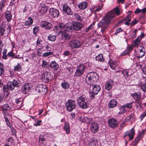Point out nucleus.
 <instances>
[{
  "label": "nucleus",
  "mask_w": 146,
  "mask_h": 146,
  "mask_svg": "<svg viewBox=\"0 0 146 146\" xmlns=\"http://www.w3.org/2000/svg\"><path fill=\"white\" fill-rule=\"evenodd\" d=\"M120 14L118 7H116L113 9L108 12L102 19L98 23V27H101V32L103 34L109 27L111 23V20L115 17V15H119Z\"/></svg>",
  "instance_id": "f257e3e1"
},
{
  "label": "nucleus",
  "mask_w": 146,
  "mask_h": 146,
  "mask_svg": "<svg viewBox=\"0 0 146 146\" xmlns=\"http://www.w3.org/2000/svg\"><path fill=\"white\" fill-rule=\"evenodd\" d=\"M99 76L95 72L89 73L86 76V82L88 85H92L96 84L99 79Z\"/></svg>",
  "instance_id": "f03ea898"
},
{
  "label": "nucleus",
  "mask_w": 146,
  "mask_h": 146,
  "mask_svg": "<svg viewBox=\"0 0 146 146\" xmlns=\"http://www.w3.org/2000/svg\"><path fill=\"white\" fill-rule=\"evenodd\" d=\"M88 98L83 95L78 97L77 99V104L79 107L83 109H86L89 108L88 102Z\"/></svg>",
  "instance_id": "7ed1b4c3"
},
{
  "label": "nucleus",
  "mask_w": 146,
  "mask_h": 146,
  "mask_svg": "<svg viewBox=\"0 0 146 146\" xmlns=\"http://www.w3.org/2000/svg\"><path fill=\"white\" fill-rule=\"evenodd\" d=\"M131 96L135 100L134 102L137 108L141 107L142 106V100L141 99V94L139 92H135L131 94Z\"/></svg>",
  "instance_id": "20e7f679"
},
{
  "label": "nucleus",
  "mask_w": 146,
  "mask_h": 146,
  "mask_svg": "<svg viewBox=\"0 0 146 146\" xmlns=\"http://www.w3.org/2000/svg\"><path fill=\"white\" fill-rule=\"evenodd\" d=\"M6 86H8L10 91L13 90L15 87L18 88L21 85L20 81L18 79H14L13 82L9 81Z\"/></svg>",
  "instance_id": "39448f33"
},
{
  "label": "nucleus",
  "mask_w": 146,
  "mask_h": 146,
  "mask_svg": "<svg viewBox=\"0 0 146 146\" xmlns=\"http://www.w3.org/2000/svg\"><path fill=\"white\" fill-rule=\"evenodd\" d=\"M92 85V91L90 93V97L92 99L95 98V96L97 95L100 90L101 88L99 84H93Z\"/></svg>",
  "instance_id": "423d86ee"
},
{
  "label": "nucleus",
  "mask_w": 146,
  "mask_h": 146,
  "mask_svg": "<svg viewBox=\"0 0 146 146\" xmlns=\"http://www.w3.org/2000/svg\"><path fill=\"white\" fill-rule=\"evenodd\" d=\"M86 66L83 64H81L76 68V71L74 75V77H80L83 74Z\"/></svg>",
  "instance_id": "0eeeda50"
},
{
  "label": "nucleus",
  "mask_w": 146,
  "mask_h": 146,
  "mask_svg": "<svg viewBox=\"0 0 146 146\" xmlns=\"http://www.w3.org/2000/svg\"><path fill=\"white\" fill-rule=\"evenodd\" d=\"M65 104L67 111H71L75 108L76 102L74 100L69 99L66 103Z\"/></svg>",
  "instance_id": "6e6552de"
},
{
  "label": "nucleus",
  "mask_w": 146,
  "mask_h": 146,
  "mask_svg": "<svg viewBox=\"0 0 146 146\" xmlns=\"http://www.w3.org/2000/svg\"><path fill=\"white\" fill-rule=\"evenodd\" d=\"M52 76L49 72L46 71L43 72L42 74L41 79L45 82H50L52 79Z\"/></svg>",
  "instance_id": "1a4fd4ad"
},
{
  "label": "nucleus",
  "mask_w": 146,
  "mask_h": 146,
  "mask_svg": "<svg viewBox=\"0 0 146 146\" xmlns=\"http://www.w3.org/2000/svg\"><path fill=\"white\" fill-rule=\"evenodd\" d=\"M69 44V46L72 48H77L80 47L81 43L79 40L74 39L70 40Z\"/></svg>",
  "instance_id": "9d476101"
},
{
  "label": "nucleus",
  "mask_w": 146,
  "mask_h": 146,
  "mask_svg": "<svg viewBox=\"0 0 146 146\" xmlns=\"http://www.w3.org/2000/svg\"><path fill=\"white\" fill-rule=\"evenodd\" d=\"M33 86L31 83H26L22 86V92L24 94H26L29 92Z\"/></svg>",
  "instance_id": "9b49d317"
},
{
  "label": "nucleus",
  "mask_w": 146,
  "mask_h": 146,
  "mask_svg": "<svg viewBox=\"0 0 146 146\" xmlns=\"http://www.w3.org/2000/svg\"><path fill=\"white\" fill-rule=\"evenodd\" d=\"M107 122L109 126L113 129L117 127L118 125V121L114 118L109 119Z\"/></svg>",
  "instance_id": "f8f14e48"
},
{
  "label": "nucleus",
  "mask_w": 146,
  "mask_h": 146,
  "mask_svg": "<svg viewBox=\"0 0 146 146\" xmlns=\"http://www.w3.org/2000/svg\"><path fill=\"white\" fill-rule=\"evenodd\" d=\"M134 45H128L126 48V49L121 54V56H125L129 55L130 52H131L133 49Z\"/></svg>",
  "instance_id": "ddd939ff"
},
{
  "label": "nucleus",
  "mask_w": 146,
  "mask_h": 146,
  "mask_svg": "<svg viewBox=\"0 0 146 146\" xmlns=\"http://www.w3.org/2000/svg\"><path fill=\"white\" fill-rule=\"evenodd\" d=\"M36 90L39 93L42 94H44L47 92V89L46 85H43L42 84H39L37 85L36 88Z\"/></svg>",
  "instance_id": "4468645a"
},
{
  "label": "nucleus",
  "mask_w": 146,
  "mask_h": 146,
  "mask_svg": "<svg viewBox=\"0 0 146 146\" xmlns=\"http://www.w3.org/2000/svg\"><path fill=\"white\" fill-rule=\"evenodd\" d=\"M72 28L74 31H78L80 30L83 27V25L78 21H73L72 22Z\"/></svg>",
  "instance_id": "2eb2a0df"
},
{
  "label": "nucleus",
  "mask_w": 146,
  "mask_h": 146,
  "mask_svg": "<svg viewBox=\"0 0 146 146\" xmlns=\"http://www.w3.org/2000/svg\"><path fill=\"white\" fill-rule=\"evenodd\" d=\"M135 134V130L134 129V127H133L125 133L123 136V137L125 138L126 136H128L129 137V140L131 141L133 139Z\"/></svg>",
  "instance_id": "dca6fc26"
},
{
  "label": "nucleus",
  "mask_w": 146,
  "mask_h": 146,
  "mask_svg": "<svg viewBox=\"0 0 146 146\" xmlns=\"http://www.w3.org/2000/svg\"><path fill=\"white\" fill-rule=\"evenodd\" d=\"M49 12L51 16L54 18H57L59 15V10L54 8H50Z\"/></svg>",
  "instance_id": "f3484780"
},
{
  "label": "nucleus",
  "mask_w": 146,
  "mask_h": 146,
  "mask_svg": "<svg viewBox=\"0 0 146 146\" xmlns=\"http://www.w3.org/2000/svg\"><path fill=\"white\" fill-rule=\"evenodd\" d=\"M40 25L41 27L45 28L46 30H49L53 27L52 25L50 22L47 21H41Z\"/></svg>",
  "instance_id": "a211bd4d"
},
{
  "label": "nucleus",
  "mask_w": 146,
  "mask_h": 146,
  "mask_svg": "<svg viewBox=\"0 0 146 146\" xmlns=\"http://www.w3.org/2000/svg\"><path fill=\"white\" fill-rule=\"evenodd\" d=\"M62 10L64 13L67 15H72L73 14V12L71 10L70 7L67 5L64 4L62 7Z\"/></svg>",
  "instance_id": "6ab92c4d"
},
{
  "label": "nucleus",
  "mask_w": 146,
  "mask_h": 146,
  "mask_svg": "<svg viewBox=\"0 0 146 146\" xmlns=\"http://www.w3.org/2000/svg\"><path fill=\"white\" fill-rule=\"evenodd\" d=\"M90 129L92 133H95L97 132L99 129L98 124L96 122H92L90 126Z\"/></svg>",
  "instance_id": "aec40b11"
},
{
  "label": "nucleus",
  "mask_w": 146,
  "mask_h": 146,
  "mask_svg": "<svg viewBox=\"0 0 146 146\" xmlns=\"http://www.w3.org/2000/svg\"><path fill=\"white\" fill-rule=\"evenodd\" d=\"M48 10L47 6L44 4H41L38 7L39 12L41 14L46 13Z\"/></svg>",
  "instance_id": "412c9836"
},
{
  "label": "nucleus",
  "mask_w": 146,
  "mask_h": 146,
  "mask_svg": "<svg viewBox=\"0 0 146 146\" xmlns=\"http://www.w3.org/2000/svg\"><path fill=\"white\" fill-rule=\"evenodd\" d=\"M72 23H69L66 24V27L64 31L67 33H72L73 31L72 29Z\"/></svg>",
  "instance_id": "4be33fe9"
},
{
  "label": "nucleus",
  "mask_w": 146,
  "mask_h": 146,
  "mask_svg": "<svg viewBox=\"0 0 146 146\" xmlns=\"http://www.w3.org/2000/svg\"><path fill=\"white\" fill-rule=\"evenodd\" d=\"M49 67L54 70L57 71L59 68L58 64L55 61H51L49 63Z\"/></svg>",
  "instance_id": "5701e85b"
},
{
  "label": "nucleus",
  "mask_w": 146,
  "mask_h": 146,
  "mask_svg": "<svg viewBox=\"0 0 146 146\" xmlns=\"http://www.w3.org/2000/svg\"><path fill=\"white\" fill-rule=\"evenodd\" d=\"M88 5V3L86 1H84L80 3L78 5V7L80 9L84 10L86 9Z\"/></svg>",
  "instance_id": "b1692460"
},
{
  "label": "nucleus",
  "mask_w": 146,
  "mask_h": 146,
  "mask_svg": "<svg viewBox=\"0 0 146 146\" xmlns=\"http://www.w3.org/2000/svg\"><path fill=\"white\" fill-rule=\"evenodd\" d=\"M113 85V81L111 80H110L106 83L105 85V89L108 91L110 90Z\"/></svg>",
  "instance_id": "393cba45"
},
{
  "label": "nucleus",
  "mask_w": 146,
  "mask_h": 146,
  "mask_svg": "<svg viewBox=\"0 0 146 146\" xmlns=\"http://www.w3.org/2000/svg\"><path fill=\"white\" fill-rule=\"evenodd\" d=\"M15 103L17 104H20V105H17L18 106V108H20L23 107V103L24 102V98L22 97L19 98H16L15 99Z\"/></svg>",
  "instance_id": "a878e982"
},
{
  "label": "nucleus",
  "mask_w": 146,
  "mask_h": 146,
  "mask_svg": "<svg viewBox=\"0 0 146 146\" xmlns=\"http://www.w3.org/2000/svg\"><path fill=\"white\" fill-rule=\"evenodd\" d=\"M63 129L65 131L66 133L68 134L70 132V126L69 123L65 121L64 123V126L63 127Z\"/></svg>",
  "instance_id": "bb28decb"
},
{
  "label": "nucleus",
  "mask_w": 146,
  "mask_h": 146,
  "mask_svg": "<svg viewBox=\"0 0 146 146\" xmlns=\"http://www.w3.org/2000/svg\"><path fill=\"white\" fill-rule=\"evenodd\" d=\"M5 17L7 21L8 22H10L12 18L11 10L7 11L5 13Z\"/></svg>",
  "instance_id": "cd10ccee"
},
{
  "label": "nucleus",
  "mask_w": 146,
  "mask_h": 146,
  "mask_svg": "<svg viewBox=\"0 0 146 146\" xmlns=\"http://www.w3.org/2000/svg\"><path fill=\"white\" fill-rule=\"evenodd\" d=\"M88 143V146H98L97 141L96 138L92 137Z\"/></svg>",
  "instance_id": "c85d7f7f"
},
{
  "label": "nucleus",
  "mask_w": 146,
  "mask_h": 146,
  "mask_svg": "<svg viewBox=\"0 0 146 146\" xmlns=\"http://www.w3.org/2000/svg\"><path fill=\"white\" fill-rule=\"evenodd\" d=\"M3 90L4 92V95L5 98L6 99L9 96V88L8 86L4 85L3 87Z\"/></svg>",
  "instance_id": "c756f323"
},
{
  "label": "nucleus",
  "mask_w": 146,
  "mask_h": 146,
  "mask_svg": "<svg viewBox=\"0 0 146 146\" xmlns=\"http://www.w3.org/2000/svg\"><path fill=\"white\" fill-rule=\"evenodd\" d=\"M117 104V101L115 99L111 100L109 102L108 107L110 108H112L116 106Z\"/></svg>",
  "instance_id": "7c9ffc66"
},
{
  "label": "nucleus",
  "mask_w": 146,
  "mask_h": 146,
  "mask_svg": "<svg viewBox=\"0 0 146 146\" xmlns=\"http://www.w3.org/2000/svg\"><path fill=\"white\" fill-rule=\"evenodd\" d=\"M125 24L129 26L130 24V22L131 21V17L129 15H128L124 18Z\"/></svg>",
  "instance_id": "2f4dec72"
},
{
  "label": "nucleus",
  "mask_w": 146,
  "mask_h": 146,
  "mask_svg": "<svg viewBox=\"0 0 146 146\" xmlns=\"http://www.w3.org/2000/svg\"><path fill=\"white\" fill-rule=\"evenodd\" d=\"M33 23V19L30 17L28 18L27 19L24 23V24L25 26H30L32 25Z\"/></svg>",
  "instance_id": "473e14b6"
},
{
  "label": "nucleus",
  "mask_w": 146,
  "mask_h": 146,
  "mask_svg": "<svg viewBox=\"0 0 146 146\" xmlns=\"http://www.w3.org/2000/svg\"><path fill=\"white\" fill-rule=\"evenodd\" d=\"M78 120L80 121L82 123L84 122H87L88 123L90 121V119H89L86 117L81 116V117H79L78 118Z\"/></svg>",
  "instance_id": "72a5a7b5"
},
{
  "label": "nucleus",
  "mask_w": 146,
  "mask_h": 146,
  "mask_svg": "<svg viewBox=\"0 0 146 146\" xmlns=\"http://www.w3.org/2000/svg\"><path fill=\"white\" fill-rule=\"evenodd\" d=\"M135 115L134 113H132L126 117L125 120L126 121L129 122L131 121L135 120Z\"/></svg>",
  "instance_id": "f704fd0d"
},
{
  "label": "nucleus",
  "mask_w": 146,
  "mask_h": 146,
  "mask_svg": "<svg viewBox=\"0 0 146 146\" xmlns=\"http://www.w3.org/2000/svg\"><path fill=\"white\" fill-rule=\"evenodd\" d=\"M96 58L97 61L100 62H103L105 60L103 54H99L98 56H96Z\"/></svg>",
  "instance_id": "c9c22d12"
},
{
  "label": "nucleus",
  "mask_w": 146,
  "mask_h": 146,
  "mask_svg": "<svg viewBox=\"0 0 146 146\" xmlns=\"http://www.w3.org/2000/svg\"><path fill=\"white\" fill-rule=\"evenodd\" d=\"M140 47L141 48V49L139 50V53H142L141 54H139V55L137 56V58L138 59H139L143 56L145 54V52L143 51V49H144L143 46H140Z\"/></svg>",
  "instance_id": "e433bc0d"
},
{
  "label": "nucleus",
  "mask_w": 146,
  "mask_h": 146,
  "mask_svg": "<svg viewBox=\"0 0 146 146\" xmlns=\"http://www.w3.org/2000/svg\"><path fill=\"white\" fill-rule=\"evenodd\" d=\"M1 110H8L9 111L11 108L8 104H5L3 105L1 108Z\"/></svg>",
  "instance_id": "4c0bfd02"
},
{
  "label": "nucleus",
  "mask_w": 146,
  "mask_h": 146,
  "mask_svg": "<svg viewBox=\"0 0 146 146\" xmlns=\"http://www.w3.org/2000/svg\"><path fill=\"white\" fill-rule=\"evenodd\" d=\"M61 86L62 88L64 89H68L70 86L69 84L68 83L65 81L61 83Z\"/></svg>",
  "instance_id": "58836bf2"
},
{
  "label": "nucleus",
  "mask_w": 146,
  "mask_h": 146,
  "mask_svg": "<svg viewBox=\"0 0 146 146\" xmlns=\"http://www.w3.org/2000/svg\"><path fill=\"white\" fill-rule=\"evenodd\" d=\"M6 144L10 145L11 146L13 145V143H14V140L13 138L10 137L7 139L6 141Z\"/></svg>",
  "instance_id": "ea45409f"
},
{
  "label": "nucleus",
  "mask_w": 146,
  "mask_h": 146,
  "mask_svg": "<svg viewBox=\"0 0 146 146\" xmlns=\"http://www.w3.org/2000/svg\"><path fill=\"white\" fill-rule=\"evenodd\" d=\"M42 68H48L49 66V62L46 61L44 60H42V64L41 65Z\"/></svg>",
  "instance_id": "a19ab883"
},
{
  "label": "nucleus",
  "mask_w": 146,
  "mask_h": 146,
  "mask_svg": "<svg viewBox=\"0 0 146 146\" xmlns=\"http://www.w3.org/2000/svg\"><path fill=\"white\" fill-rule=\"evenodd\" d=\"M142 38L141 37H137L133 41V43L135 46H138L140 43V41Z\"/></svg>",
  "instance_id": "79ce46f5"
},
{
  "label": "nucleus",
  "mask_w": 146,
  "mask_h": 146,
  "mask_svg": "<svg viewBox=\"0 0 146 146\" xmlns=\"http://www.w3.org/2000/svg\"><path fill=\"white\" fill-rule=\"evenodd\" d=\"M5 31V26L1 25L0 28V36H2L4 35V32Z\"/></svg>",
  "instance_id": "37998d69"
},
{
  "label": "nucleus",
  "mask_w": 146,
  "mask_h": 146,
  "mask_svg": "<svg viewBox=\"0 0 146 146\" xmlns=\"http://www.w3.org/2000/svg\"><path fill=\"white\" fill-rule=\"evenodd\" d=\"M39 30V27L37 26H35L33 29V33L34 35L36 36Z\"/></svg>",
  "instance_id": "c03bdc74"
},
{
  "label": "nucleus",
  "mask_w": 146,
  "mask_h": 146,
  "mask_svg": "<svg viewBox=\"0 0 146 146\" xmlns=\"http://www.w3.org/2000/svg\"><path fill=\"white\" fill-rule=\"evenodd\" d=\"M134 102L133 101L131 102L125 104L123 105V107L125 108H127L128 109H131L132 108L133 104Z\"/></svg>",
  "instance_id": "a18cd8bd"
},
{
  "label": "nucleus",
  "mask_w": 146,
  "mask_h": 146,
  "mask_svg": "<svg viewBox=\"0 0 146 146\" xmlns=\"http://www.w3.org/2000/svg\"><path fill=\"white\" fill-rule=\"evenodd\" d=\"M0 75L1 76H2L5 73V71L4 68V65L1 62H0Z\"/></svg>",
  "instance_id": "49530a36"
},
{
  "label": "nucleus",
  "mask_w": 146,
  "mask_h": 146,
  "mask_svg": "<svg viewBox=\"0 0 146 146\" xmlns=\"http://www.w3.org/2000/svg\"><path fill=\"white\" fill-rule=\"evenodd\" d=\"M123 107V106L122 105L121 106L119 107V109L120 111L118 112V114H121L126 112V111L125 109V108Z\"/></svg>",
  "instance_id": "de8ad7c7"
},
{
  "label": "nucleus",
  "mask_w": 146,
  "mask_h": 146,
  "mask_svg": "<svg viewBox=\"0 0 146 146\" xmlns=\"http://www.w3.org/2000/svg\"><path fill=\"white\" fill-rule=\"evenodd\" d=\"M119 72H121V74H123V76L125 78H127L129 76L128 72L127 70H120Z\"/></svg>",
  "instance_id": "09e8293b"
},
{
  "label": "nucleus",
  "mask_w": 146,
  "mask_h": 146,
  "mask_svg": "<svg viewBox=\"0 0 146 146\" xmlns=\"http://www.w3.org/2000/svg\"><path fill=\"white\" fill-rule=\"evenodd\" d=\"M21 66L19 63H18L17 65L14 67V70L15 71L20 72L21 71Z\"/></svg>",
  "instance_id": "8fccbe9b"
},
{
  "label": "nucleus",
  "mask_w": 146,
  "mask_h": 146,
  "mask_svg": "<svg viewBox=\"0 0 146 146\" xmlns=\"http://www.w3.org/2000/svg\"><path fill=\"white\" fill-rule=\"evenodd\" d=\"M56 36L55 35H54L52 34L49 35L48 37V40L51 41H54L56 39Z\"/></svg>",
  "instance_id": "3c124183"
},
{
  "label": "nucleus",
  "mask_w": 146,
  "mask_h": 146,
  "mask_svg": "<svg viewBox=\"0 0 146 146\" xmlns=\"http://www.w3.org/2000/svg\"><path fill=\"white\" fill-rule=\"evenodd\" d=\"M141 137L138 135L134 139V145H137L139 143V141L141 139Z\"/></svg>",
  "instance_id": "603ef678"
},
{
  "label": "nucleus",
  "mask_w": 146,
  "mask_h": 146,
  "mask_svg": "<svg viewBox=\"0 0 146 146\" xmlns=\"http://www.w3.org/2000/svg\"><path fill=\"white\" fill-rule=\"evenodd\" d=\"M74 16L75 19L80 21H82V19L81 17L78 14L76 13L74 14Z\"/></svg>",
  "instance_id": "864d4df0"
},
{
  "label": "nucleus",
  "mask_w": 146,
  "mask_h": 146,
  "mask_svg": "<svg viewBox=\"0 0 146 146\" xmlns=\"http://www.w3.org/2000/svg\"><path fill=\"white\" fill-rule=\"evenodd\" d=\"M141 88L142 90L145 92H146V84L144 83H141Z\"/></svg>",
  "instance_id": "5fc2aeb1"
},
{
  "label": "nucleus",
  "mask_w": 146,
  "mask_h": 146,
  "mask_svg": "<svg viewBox=\"0 0 146 146\" xmlns=\"http://www.w3.org/2000/svg\"><path fill=\"white\" fill-rule=\"evenodd\" d=\"M141 88L142 90L145 92H146V84L144 83H141Z\"/></svg>",
  "instance_id": "6e6d98bb"
},
{
  "label": "nucleus",
  "mask_w": 146,
  "mask_h": 146,
  "mask_svg": "<svg viewBox=\"0 0 146 146\" xmlns=\"http://www.w3.org/2000/svg\"><path fill=\"white\" fill-rule=\"evenodd\" d=\"M53 52H48L44 53L43 55L42 56L43 57H46L50 55L53 54Z\"/></svg>",
  "instance_id": "4d7b16f0"
},
{
  "label": "nucleus",
  "mask_w": 146,
  "mask_h": 146,
  "mask_svg": "<svg viewBox=\"0 0 146 146\" xmlns=\"http://www.w3.org/2000/svg\"><path fill=\"white\" fill-rule=\"evenodd\" d=\"M43 46H42L41 48H39L37 50V54L39 56H41V54L43 51Z\"/></svg>",
  "instance_id": "13d9d810"
},
{
  "label": "nucleus",
  "mask_w": 146,
  "mask_h": 146,
  "mask_svg": "<svg viewBox=\"0 0 146 146\" xmlns=\"http://www.w3.org/2000/svg\"><path fill=\"white\" fill-rule=\"evenodd\" d=\"M58 26L59 27L61 30H63L64 29V28L65 29L66 24L65 25L64 23H59Z\"/></svg>",
  "instance_id": "bf43d9fd"
},
{
  "label": "nucleus",
  "mask_w": 146,
  "mask_h": 146,
  "mask_svg": "<svg viewBox=\"0 0 146 146\" xmlns=\"http://www.w3.org/2000/svg\"><path fill=\"white\" fill-rule=\"evenodd\" d=\"M146 132V130L145 129H143L142 130V131L141 132H139L138 133V135L141 137H143L144 135V133Z\"/></svg>",
  "instance_id": "052dcab7"
},
{
  "label": "nucleus",
  "mask_w": 146,
  "mask_h": 146,
  "mask_svg": "<svg viewBox=\"0 0 146 146\" xmlns=\"http://www.w3.org/2000/svg\"><path fill=\"white\" fill-rule=\"evenodd\" d=\"M94 24H92V25H90L88 28L85 29H84L85 32H88L90 30L92 29L94 27L93 25Z\"/></svg>",
  "instance_id": "680f3d73"
},
{
  "label": "nucleus",
  "mask_w": 146,
  "mask_h": 146,
  "mask_svg": "<svg viewBox=\"0 0 146 146\" xmlns=\"http://www.w3.org/2000/svg\"><path fill=\"white\" fill-rule=\"evenodd\" d=\"M42 39L38 38L36 42V45L38 46H41V42H42Z\"/></svg>",
  "instance_id": "e2e57ef3"
},
{
  "label": "nucleus",
  "mask_w": 146,
  "mask_h": 146,
  "mask_svg": "<svg viewBox=\"0 0 146 146\" xmlns=\"http://www.w3.org/2000/svg\"><path fill=\"white\" fill-rule=\"evenodd\" d=\"M23 55L22 53H21L20 54H17L16 56L15 55L14 58H17V59H20L23 58Z\"/></svg>",
  "instance_id": "0e129e2a"
},
{
  "label": "nucleus",
  "mask_w": 146,
  "mask_h": 146,
  "mask_svg": "<svg viewBox=\"0 0 146 146\" xmlns=\"http://www.w3.org/2000/svg\"><path fill=\"white\" fill-rule=\"evenodd\" d=\"M138 22L139 21L135 19L134 20L132 21L131 23H130V24L132 26H133L136 24L138 23Z\"/></svg>",
  "instance_id": "69168bd1"
},
{
  "label": "nucleus",
  "mask_w": 146,
  "mask_h": 146,
  "mask_svg": "<svg viewBox=\"0 0 146 146\" xmlns=\"http://www.w3.org/2000/svg\"><path fill=\"white\" fill-rule=\"evenodd\" d=\"M146 116V111H144L142 114H141L140 118L141 121H142L143 119Z\"/></svg>",
  "instance_id": "338daca9"
},
{
  "label": "nucleus",
  "mask_w": 146,
  "mask_h": 146,
  "mask_svg": "<svg viewBox=\"0 0 146 146\" xmlns=\"http://www.w3.org/2000/svg\"><path fill=\"white\" fill-rule=\"evenodd\" d=\"M10 128L12 134L14 136H16L17 133V131L16 129H15L13 127H12Z\"/></svg>",
  "instance_id": "774afa93"
}]
</instances>
